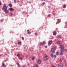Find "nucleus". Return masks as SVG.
I'll return each mask as SVG.
<instances>
[{
  "mask_svg": "<svg viewBox=\"0 0 67 67\" xmlns=\"http://www.w3.org/2000/svg\"><path fill=\"white\" fill-rule=\"evenodd\" d=\"M60 41H58V44H59L60 46L59 48H61V51L62 52H64V51H65V49L64 48V46H62L61 45V44H60Z\"/></svg>",
  "mask_w": 67,
  "mask_h": 67,
  "instance_id": "f257e3e1",
  "label": "nucleus"
},
{
  "mask_svg": "<svg viewBox=\"0 0 67 67\" xmlns=\"http://www.w3.org/2000/svg\"><path fill=\"white\" fill-rule=\"evenodd\" d=\"M4 10L5 12H6L7 10V7L6 5H4L3 7Z\"/></svg>",
  "mask_w": 67,
  "mask_h": 67,
  "instance_id": "f03ea898",
  "label": "nucleus"
},
{
  "mask_svg": "<svg viewBox=\"0 0 67 67\" xmlns=\"http://www.w3.org/2000/svg\"><path fill=\"white\" fill-rule=\"evenodd\" d=\"M44 60H47L48 59V57L47 56H45L44 57Z\"/></svg>",
  "mask_w": 67,
  "mask_h": 67,
  "instance_id": "7ed1b4c3",
  "label": "nucleus"
},
{
  "mask_svg": "<svg viewBox=\"0 0 67 67\" xmlns=\"http://www.w3.org/2000/svg\"><path fill=\"white\" fill-rule=\"evenodd\" d=\"M51 52H52V53H55V49L52 48L51 49Z\"/></svg>",
  "mask_w": 67,
  "mask_h": 67,
  "instance_id": "20e7f679",
  "label": "nucleus"
},
{
  "mask_svg": "<svg viewBox=\"0 0 67 67\" xmlns=\"http://www.w3.org/2000/svg\"><path fill=\"white\" fill-rule=\"evenodd\" d=\"M52 43H53V41H51L49 42L48 45H51L52 44Z\"/></svg>",
  "mask_w": 67,
  "mask_h": 67,
  "instance_id": "39448f33",
  "label": "nucleus"
},
{
  "mask_svg": "<svg viewBox=\"0 0 67 67\" xmlns=\"http://www.w3.org/2000/svg\"><path fill=\"white\" fill-rule=\"evenodd\" d=\"M58 67H63V65L62 64H59Z\"/></svg>",
  "mask_w": 67,
  "mask_h": 67,
  "instance_id": "423d86ee",
  "label": "nucleus"
},
{
  "mask_svg": "<svg viewBox=\"0 0 67 67\" xmlns=\"http://www.w3.org/2000/svg\"><path fill=\"white\" fill-rule=\"evenodd\" d=\"M60 19H59L58 20V21L57 23H56V24H57V23H60Z\"/></svg>",
  "mask_w": 67,
  "mask_h": 67,
  "instance_id": "0eeeda50",
  "label": "nucleus"
},
{
  "mask_svg": "<svg viewBox=\"0 0 67 67\" xmlns=\"http://www.w3.org/2000/svg\"><path fill=\"white\" fill-rule=\"evenodd\" d=\"M9 10H10V11H12V10H14V9H13V8H10L9 9Z\"/></svg>",
  "mask_w": 67,
  "mask_h": 67,
  "instance_id": "6e6552de",
  "label": "nucleus"
},
{
  "mask_svg": "<svg viewBox=\"0 0 67 67\" xmlns=\"http://www.w3.org/2000/svg\"><path fill=\"white\" fill-rule=\"evenodd\" d=\"M2 65L3 66V67H7V65H5L3 63H2Z\"/></svg>",
  "mask_w": 67,
  "mask_h": 67,
  "instance_id": "1a4fd4ad",
  "label": "nucleus"
},
{
  "mask_svg": "<svg viewBox=\"0 0 67 67\" xmlns=\"http://www.w3.org/2000/svg\"><path fill=\"white\" fill-rule=\"evenodd\" d=\"M8 5L9 7H12V4H9Z\"/></svg>",
  "mask_w": 67,
  "mask_h": 67,
  "instance_id": "9d476101",
  "label": "nucleus"
},
{
  "mask_svg": "<svg viewBox=\"0 0 67 67\" xmlns=\"http://www.w3.org/2000/svg\"><path fill=\"white\" fill-rule=\"evenodd\" d=\"M18 44H19L21 45V42H18Z\"/></svg>",
  "mask_w": 67,
  "mask_h": 67,
  "instance_id": "9b49d317",
  "label": "nucleus"
},
{
  "mask_svg": "<svg viewBox=\"0 0 67 67\" xmlns=\"http://www.w3.org/2000/svg\"><path fill=\"white\" fill-rule=\"evenodd\" d=\"M58 38H61V36L60 35H58L57 37Z\"/></svg>",
  "mask_w": 67,
  "mask_h": 67,
  "instance_id": "f8f14e48",
  "label": "nucleus"
},
{
  "mask_svg": "<svg viewBox=\"0 0 67 67\" xmlns=\"http://www.w3.org/2000/svg\"><path fill=\"white\" fill-rule=\"evenodd\" d=\"M38 64H41V61L40 60H38Z\"/></svg>",
  "mask_w": 67,
  "mask_h": 67,
  "instance_id": "ddd939ff",
  "label": "nucleus"
},
{
  "mask_svg": "<svg viewBox=\"0 0 67 67\" xmlns=\"http://www.w3.org/2000/svg\"><path fill=\"white\" fill-rule=\"evenodd\" d=\"M56 31H54V32H53V35H56Z\"/></svg>",
  "mask_w": 67,
  "mask_h": 67,
  "instance_id": "4468645a",
  "label": "nucleus"
},
{
  "mask_svg": "<svg viewBox=\"0 0 67 67\" xmlns=\"http://www.w3.org/2000/svg\"><path fill=\"white\" fill-rule=\"evenodd\" d=\"M40 45H44V44H43V43L40 42Z\"/></svg>",
  "mask_w": 67,
  "mask_h": 67,
  "instance_id": "2eb2a0df",
  "label": "nucleus"
},
{
  "mask_svg": "<svg viewBox=\"0 0 67 67\" xmlns=\"http://www.w3.org/2000/svg\"><path fill=\"white\" fill-rule=\"evenodd\" d=\"M66 7V5H63V8H65Z\"/></svg>",
  "mask_w": 67,
  "mask_h": 67,
  "instance_id": "dca6fc26",
  "label": "nucleus"
},
{
  "mask_svg": "<svg viewBox=\"0 0 67 67\" xmlns=\"http://www.w3.org/2000/svg\"><path fill=\"white\" fill-rule=\"evenodd\" d=\"M63 52H61V53H60V55H63Z\"/></svg>",
  "mask_w": 67,
  "mask_h": 67,
  "instance_id": "f3484780",
  "label": "nucleus"
},
{
  "mask_svg": "<svg viewBox=\"0 0 67 67\" xmlns=\"http://www.w3.org/2000/svg\"><path fill=\"white\" fill-rule=\"evenodd\" d=\"M51 55L52 57H54V55H53V54H51Z\"/></svg>",
  "mask_w": 67,
  "mask_h": 67,
  "instance_id": "a211bd4d",
  "label": "nucleus"
},
{
  "mask_svg": "<svg viewBox=\"0 0 67 67\" xmlns=\"http://www.w3.org/2000/svg\"><path fill=\"white\" fill-rule=\"evenodd\" d=\"M31 32L30 31L28 32V34H31Z\"/></svg>",
  "mask_w": 67,
  "mask_h": 67,
  "instance_id": "6ab92c4d",
  "label": "nucleus"
},
{
  "mask_svg": "<svg viewBox=\"0 0 67 67\" xmlns=\"http://www.w3.org/2000/svg\"><path fill=\"white\" fill-rule=\"evenodd\" d=\"M58 54H59V52H57L56 53L57 55H58Z\"/></svg>",
  "mask_w": 67,
  "mask_h": 67,
  "instance_id": "aec40b11",
  "label": "nucleus"
},
{
  "mask_svg": "<svg viewBox=\"0 0 67 67\" xmlns=\"http://www.w3.org/2000/svg\"><path fill=\"white\" fill-rule=\"evenodd\" d=\"M43 44H46V42L45 41H43Z\"/></svg>",
  "mask_w": 67,
  "mask_h": 67,
  "instance_id": "412c9836",
  "label": "nucleus"
},
{
  "mask_svg": "<svg viewBox=\"0 0 67 67\" xmlns=\"http://www.w3.org/2000/svg\"><path fill=\"white\" fill-rule=\"evenodd\" d=\"M17 56L18 57H20V54H18L17 55Z\"/></svg>",
  "mask_w": 67,
  "mask_h": 67,
  "instance_id": "4be33fe9",
  "label": "nucleus"
},
{
  "mask_svg": "<svg viewBox=\"0 0 67 67\" xmlns=\"http://www.w3.org/2000/svg\"><path fill=\"white\" fill-rule=\"evenodd\" d=\"M5 12L6 13H8L9 12V11L8 10L6 12Z\"/></svg>",
  "mask_w": 67,
  "mask_h": 67,
  "instance_id": "5701e85b",
  "label": "nucleus"
},
{
  "mask_svg": "<svg viewBox=\"0 0 67 67\" xmlns=\"http://www.w3.org/2000/svg\"><path fill=\"white\" fill-rule=\"evenodd\" d=\"M17 65L18 66H19L20 67V64H19V63H17Z\"/></svg>",
  "mask_w": 67,
  "mask_h": 67,
  "instance_id": "b1692460",
  "label": "nucleus"
},
{
  "mask_svg": "<svg viewBox=\"0 0 67 67\" xmlns=\"http://www.w3.org/2000/svg\"><path fill=\"white\" fill-rule=\"evenodd\" d=\"M19 59H22V58L21 57H19Z\"/></svg>",
  "mask_w": 67,
  "mask_h": 67,
  "instance_id": "393cba45",
  "label": "nucleus"
},
{
  "mask_svg": "<svg viewBox=\"0 0 67 67\" xmlns=\"http://www.w3.org/2000/svg\"><path fill=\"white\" fill-rule=\"evenodd\" d=\"M14 2L15 3L16 2V0H14Z\"/></svg>",
  "mask_w": 67,
  "mask_h": 67,
  "instance_id": "a878e982",
  "label": "nucleus"
},
{
  "mask_svg": "<svg viewBox=\"0 0 67 67\" xmlns=\"http://www.w3.org/2000/svg\"><path fill=\"white\" fill-rule=\"evenodd\" d=\"M22 39L23 40H24V37H22Z\"/></svg>",
  "mask_w": 67,
  "mask_h": 67,
  "instance_id": "bb28decb",
  "label": "nucleus"
},
{
  "mask_svg": "<svg viewBox=\"0 0 67 67\" xmlns=\"http://www.w3.org/2000/svg\"><path fill=\"white\" fill-rule=\"evenodd\" d=\"M10 15H11V16H12V13H11L10 14Z\"/></svg>",
  "mask_w": 67,
  "mask_h": 67,
  "instance_id": "cd10ccee",
  "label": "nucleus"
},
{
  "mask_svg": "<svg viewBox=\"0 0 67 67\" xmlns=\"http://www.w3.org/2000/svg\"><path fill=\"white\" fill-rule=\"evenodd\" d=\"M1 22H3V20H1Z\"/></svg>",
  "mask_w": 67,
  "mask_h": 67,
  "instance_id": "c85d7f7f",
  "label": "nucleus"
},
{
  "mask_svg": "<svg viewBox=\"0 0 67 67\" xmlns=\"http://www.w3.org/2000/svg\"><path fill=\"white\" fill-rule=\"evenodd\" d=\"M45 4V2H44L42 3V4H43V5H44V4Z\"/></svg>",
  "mask_w": 67,
  "mask_h": 67,
  "instance_id": "c756f323",
  "label": "nucleus"
},
{
  "mask_svg": "<svg viewBox=\"0 0 67 67\" xmlns=\"http://www.w3.org/2000/svg\"><path fill=\"white\" fill-rule=\"evenodd\" d=\"M0 5H2V3H1V2H0Z\"/></svg>",
  "mask_w": 67,
  "mask_h": 67,
  "instance_id": "7c9ffc66",
  "label": "nucleus"
},
{
  "mask_svg": "<svg viewBox=\"0 0 67 67\" xmlns=\"http://www.w3.org/2000/svg\"><path fill=\"white\" fill-rule=\"evenodd\" d=\"M38 67V66L37 65V64L36 65V67Z\"/></svg>",
  "mask_w": 67,
  "mask_h": 67,
  "instance_id": "2f4dec72",
  "label": "nucleus"
},
{
  "mask_svg": "<svg viewBox=\"0 0 67 67\" xmlns=\"http://www.w3.org/2000/svg\"><path fill=\"white\" fill-rule=\"evenodd\" d=\"M54 57H56V55H54Z\"/></svg>",
  "mask_w": 67,
  "mask_h": 67,
  "instance_id": "473e14b6",
  "label": "nucleus"
},
{
  "mask_svg": "<svg viewBox=\"0 0 67 67\" xmlns=\"http://www.w3.org/2000/svg\"><path fill=\"white\" fill-rule=\"evenodd\" d=\"M37 34V33H35V35H36Z\"/></svg>",
  "mask_w": 67,
  "mask_h": 67,
  "instance_id": "72a5a7b5",
  "label": "nucleus"
},
{
  "mask_svg": "<svg viewBox=\"0 0 67 67\" xmlns=\"http://www.w3.org/2000/svg\"><path fill=\"white\" fill-rule=\"evenodd\" d=\"M45 48H47V46H45Z\"/></svg>",
  "mask_w": 67,
  "mask_h": 67,
  "instance_id": "f704fd0d",
  "label": "nucleus"
},
{
  "mask_svg": "<svg viewBox=\"0 0 67 67\" xmlns=\"http://www.w3.org/2000/svg\"><path fill=\"white\" fill-rule=\"evenodd\" d=\"M52 67H56L55 66H52Z\"/></svg>",
  "mask_w": 67,
  "mask_h": 67,
  "instance_id": "c9c22d12",
  "label": "nucleus"
},
{
  "mask_svg": "<svg viewBox=\"0 0 67 67\" xmlns=\"http://www.w3.org/2000/svg\"><path fill=\"white\" fill-rule=\"evenodd\" d=\"M32 60H34V58H32Z\"/></svg>",
  "mask_w": 67,
  "mask_h": 67,
  "instance_id": "e433bc0d",
  "label": "nucleus"
},
{
  "mask_svg": "<svg viewBox=\"0 0 67 67\" xmlns=\"http://www.w3.org/2000/svg\"><path fill=\"white\" fill-rule=\"evenodd\" d=\"M65 51L67 52V49H65Z\"/></svg>",
  "mask_w": 67,
  "mask_h": 67,
  "instance_id": "4c0bfd02",
  "label": "nucleus"
},
{
  "mask_svg": "<svg viewBox=\"0 0 67 67\" xmlns=\"http://www.w3.org/2000/svg\"><path fill=\"white\" fill-rule=\"evenodd\" d=\"M27 32H28V31H29V30H27Z\"/></svg>",
  "mask_w": 67,
  "mask_h": 67,
  "instance_id": "58836bf2",
  "label": "nucleus"
},
{
  "mask_svg": "<svg viewBox=\"0 0 67 67\" xmlns=\"http://www.w3.org/2000/svg\"><path fill=\"white\" fill-rule=\"evenodd\" d=\"M23 67H25V66H23Z\"/></svg>",
  "mask_w": 67,
  "mask_h": 67,
  "instance_id": "ea45409f",
  "label": "nucleus"
},
{
  "mask_svg": "<svg viewBox=\"0 0 67 67\" xmlns=\"http://www.w3.org/2000/svg\"><path fill=\"white\" fill-rule=\"evenodd\" d=\"M60 60H62V59H60Z\"/></svg>",
  "mask_w": 67,
  "mask_h": 67,
  "instance_id": "a19ab883",
  "label": "nucleus"
},
{
  "mask_svg": "<svg viewBox=\"0 0 67 67\" xmlns=\"http://www.w3.org/2000/svg\"><path fill=\"white\" fill-rule=\"evenodd\" d=\"M44 0H42V1H43Z\"/></svg>",
  "mask_w": 67,
  "mask_h": 67,
  "instance_id": "79ce46f5",
  "label": "nucleus"
},
{
  "mask_svg": "<svg viewBox=\"0 0 67 67\" xmlns=\"http://www.w3.org/2000/svg\"><path fill=\"white\" fill-rule=\"evenodd\" d=\"M44 1H45V0H43Z\"/></svg>",
  "mask_w": 67,
  "mask_h": 67,
  "instance_id": "37998d69",
  "label": "nucleus"
}]
</instances>
